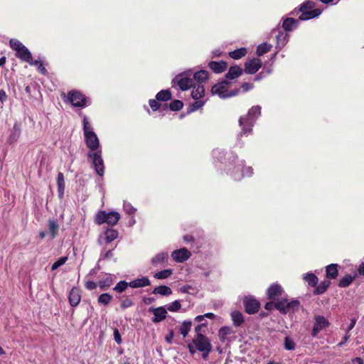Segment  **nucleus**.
Here are the masks:
<instances>
[{
    "mask_svg": "<svg viewBox=\"0 0 364 364\" xmlns=\"http://www.w3.org/2000/svg\"><path fill=\"white\" fill-rule=\"evenodd\" d=\"M113 282L114 280L112 277L109 274H107L106 277L100 279L98 285L101 290L105 291L112 285Z\"/></svg>",
    "mask_w": 364,
    "mask_h": 364,
    "instance_id": "obj_25",
    "label": "nucleus"
},
{
    "mask_svg": "<svg viewBox=\"0 0 364 364\" xmlns=\"http://www.w3.org/2000/svg\"><path fill=\"white\" fill-rule=\"evenodd\" d=\"M228 84L229 83L226 80H224L213 85L211 89L212 94L217 95L220 98H228L237 95L239 93L240 90L235 89L232 91H228L227 88Z\"/></svg>",
    "mask_w": 364,
    "mask_h": 364,
    "instance_id": "obj_7",
    "label": "nucleus"
},
{
    "mask_svg": "<svg viewBox=\"0 0 364 364\" xmlns=\"http://www.w3.org/2000/svg\"><path fill=\"white\" fill-rule=\"evenodd\" d=\"M120 219V215L116 211L107 213L105 210H100L95 218V223L98 225L107 223L109 225H115Z\"/></svg>",
    "mask_w": 364,
    "mask_h": 364,
    "instance_id": "obj_5",
    "label": "nucleus"
},
{
    "mask_svg": "<svg viewBox=\"0 0 364 364\" xmlns=\"http://www.w3.org/2000/svg\"><path fill=\"white\" fill-rule=\"evenodd\" d=\"M68 100L74 107H84L88 105L89 99L84 96L81 92L72 90L68 94Z\"/></svg>",
    "mask_w": 364,
    "mask_h": 364,
    "instance_id": "obj_8",
    "label": "nucleus"
},
{
    "mask_svg": "<svg viewBox=\"0 0 364 364\" xmlns=\"http://www.w3.org/2000/svg\"><path fill=\"white\" fill-rule=\"evenodd\" d=\"M112 300V296L108 293H103L100 294L97 299V301L99 304H103L104 306H107L110 304Z\"/></svg>",
    "mask_w": 364,
    "mask_h": 364,
    "instance_id": "obj_40",
    "label": "nucleus"
},
{
    "mask_svg": "<svg viewBox=\"0 0 364 364\" xmlns=\"http://www.w3.org/2000/svg\"><path fill=\"white\" fill-rule=\"evenodd\" d=\"M173 273L172 269H167L155 273L154 277L158 279H164L169 277Z\"/></svg>",
    "mask_w": 364,
    "mask_h": 364,
    "instance_id": "obj_45",
    "label": "nucleus"
},
{
    "mask_svg": "<svg viewBox=\"0 0 364 364\" xmlns=\"http://www.w3.org/2000/svg\"><path fill=\"white\" fill-rule=\"evenodd\" d=\"M157 100L151 99L149 100V105L154 111L159 109L160 104Z\"/></svg>",
    "mask_w": 364,
    "mask_h": 364,
    "instance_id": "obj_54",
    "label": "nucleus"
},
{
    "mask_svg": "<svg viewBox=\"0 0 364 364\" xmlns=\"http://www.w3.org/2000/svg\"><path fill=\"white\" fill-rule=\"evenodd\" d=\"M181 305L180 301L178 300H176L167 306L166 310H168L169 311L175 312V311H178L181 309Z\"/></svg>",
    "mask_w": 364,
    "mask_h": 364,
    "instance_id": "obj_50",
    "label": "nucleus"
},
{
    "mask_svg": "<svg viewBox=\"0 0 364 364\" xmlns=\"http://www.w3.org/2000/svg\"><path fill=\"white\" fill-rule=\"evenodd\" d=\"M191 256V253L186 248L183 247L172 252L171 257L176 262H183L188 260Z\"/></svg>",
    "mask_w": 364,
    "mask_h": 364,
    "instance_id": "obj_13",
    "label": "nucleus"
},
{
    "mask_svg": "<svg viewBox=\"0 0 364 364\" xmlns=\"http://www.w3.org/2000/svg\"><path fill=\"white\" fill-rule=\"evenodd\" d=\"M277 47L279 48H283L288 41V34L284 31H279L277 35Z\"/></svg>",
    "mask_w": 364,
    "mask_h": 364,
    "instance_id": "obj_32",
    "label": "nucleus"
},
{
    "mask_svg": "<svg viewBox=\"0 0 364 364\" xmlns=\"http://www.w3.org/2000/svg\"><path fill=\"white\" fill-rule=\"evenodd\" d=\"M338 265L337 264H331L326 267V277L328 279H335L338 275Z\"/></svg>",
    "mask_w": 364,
    "mask_h": 364,
    "instance_id": "obj_20",
    "label": "nucleus"
},
{
    "mask_svg": "<svg viewBox=\"0 0 364 364\" xmlns=\"http://www.w3.org/2000/svg\"><path fill=\"white\" fill-rule=\"evenodd\" d=\"M193 87L191 96L194 100H199L204 96L205 89L203 85H198L197 86H195L193 85Z\"/></svg>",
    "mask_w": 364,
    "mask_h": 364,
    "instance_id": "obj_29",
    "label": "nucleus"
},
{
    "mask_svg": "<svg viewBox=\"0 0 364 364\" xmlns=\"http://www.w3.org/2000/svg\"><path fill=\"white\" fill-rule=\"evenodd\" d=\"M173 83H177L181 90H187L193 86V80L184 76V74L176 76L173 80Z\"/></svg>",
    "mask_w": 364,
    "mask_h": 364,
    "instance_id": "obj_12",
    "label": "nucleus"
},
{
    "mask_svg": "<svg viewBox=\"0 0 364 364\" xmlns=\"http://www.w3.org/2000/svg\"><path fill=\"white\" fill-rule=\"evenodd\" d=\"M234 331L230 326H223L219 330V338L221 342L225 343L228 341V336L233 333Z\"/></svg>",
    "mask_w": 364,
    "mask_h": 364,
    "instance_id": "obj_27",
    "label": "nucleus"
},
{
    "mask_svg": "<svg viewBox=\"0 0 364 364\" xmlns=\"http://www.w3.org/2000/svg\"><path fill=\"white\" fill-rule=\"evenodd\" d=\"M247 54V50L245 48L236 49L229 53L230 57L233 59H240Z\"/></svg>",
    "mask_w": 364,
    "mask_h": 364,
    "instance_id": "obj_41",
    "label": "nucleus"
},
{
    "mask_svg": "<svg viewBox=\"0 0 364 364\" xmlns=\"http://www.w3.org/2000/svg\"><path fill=\"white\" fill-rule=\"evenodd\" d=\"M209 67L214 73H221L227 68V63L225 61H211Z\"/></svg>",
    "mask_w": 364,
    "mask_h": 364,
    "instance_id": "obj_22",
    "label": "nucleus"
},
{
    "mask_svg": "<svg viewBox=\"0 0 364 364\" xmlns=\"http://www.w3.org/2000/svg\"><path fill=\"white\" fill-rule=\"evenodd\" d=\"M192 326L191 321H184L180 326V333L183 338L186 337Z\"/></svg>",
    "mask_w": 364,
    "mask_h": 364,
    "instance_id": "obj_39",
    "label": "nucleus"
},
{
    "mask_svg": "<svg viewBox=\"0 0 364 364\" xmlns=\"http://www.w3.org/2000/svg\"><path fill=\"white\" fill-rule=\"evenodd\" d=\"M134 305V302L132 300V299L130 296H127L122 301L121 304H120V308L124 310L127 308L132 307Z\"/></svg>",
    "mask_w": 364,
    "mask_h": 364,
    "instance_id": "obj_46",
    "label": "nucleus"
},
{
    "mask_svg": "<svg viewBox=\"0 0 364 364\" xmlns=\"http://www.w3.org/2000/svg\"><path fill=\"white\" fill-rule=\"evenodd\" d=\"M10 47L14 50L17 51L21 49L23 46H24L17 39H11L9 41Z\"/></svg>",
    "mask_w": 364,
    "mask_h": 364,
    "instance_id": "obj_51",
    "label": "nucleus"
},
{
    "mask_svg": "<svg viewBox=\"0 0 364 364\" xmlns=\"http://www.w3.org/2000/svg\"><path fill=\"white\" fill-rule=\"evenodd\" d=\"M48 229L49 232L51 235L52 239L55 238L57 235L58 232L59 230V225L58 223L54 220H50L48 221Z\"/></svg>",
    "mask_w": 364,
    "mask_h": 364,
    "instance_id": "obj_35",
    "label": "nucleus"
},
{
    "mask_svg": "<svg viewBox=\"0 0 364 364\" xmlns=\"http://www.w3.org/2000/svg\"><path fill=\"white\" fill-rule=\"evenodd\" d=\"M303 279L306 282L309 286L316 287L318 282V279L314 273L309 272L304 275Z\"/></svg>",
    "mask_w": 364,
    "mask_h": 364,
    "instance_id": "obj_31",
    "label": "nucleus"
},
{
    "mask_svg": "<svg viewBox=\"0 0 364 364\" xmlns=\"http://www.w3.org/2000/svg\"><path fill=\"white\" fill-rule=\"evenodd\" d=\"M114 341L120 344L122 343V338L120 333L117 328H115L114 330Z\"/></svg>",
    "mask_w": 364,
    "mask_h": 364,
    "instance_id": "obj_55",
    "label": "nucleus"
},
{
    "mask_svg": "<svg viewBox=\"0 0 364 364\" xmlns=\"http://www.w3.org/2000/svg\"><path fill=\"white\" fill-rule=\"evenodd\" d=\"M7 100V95L4 90H0V102L4 104Z\"/></svg>",
    "mask_w": 364,
    "mask_h": 364,
    "instance_id": "obj_58",
    "label": "nucleus"
},
{
    "mask_svg": "<svg viewBox=\"0 0 364 364\" xmlns=\"http://www.w3.org/2000/svg\"><path fill=\"white\" fill-rule=\"evenodd\" d=\"M188 350H189V352H190L192 355H193V354H194V353L196 352V350H198L196 348L195 346L193 344V343H188Z\"/></svg>",
    "mask_w": 364,
    "mask_h": 364,
    "instance_id": "obj_63",
    "label": "nucleus"
},
{
    "mask_svg": "<svg viewBox=\"0 0 364 364\" xmlns=\"http://www.w3.org/2000/svg\"><path fill=\"white\" fill-rule=\"evenodd\" d=\"M16 56L21 60L32 64V55L30 51L23 46L21 49L16 51Z\"/></svg>",
    "mask_w": 364,
    "mask_h": 364,
    "instance_id": "obj_19",
    "label": "nucleus"
},
{
    "mask_svg": "<svg viewBox=\"0 0 364 364\" xmlns=\"http://www.w3.org/2000/svg\"><path fill=\"white\" fill-rule=\"evenodd\" d=\"M241 87L243 89L244 92H247L252 90L254 87V85L249 82H244L242 84Z\"/></svg>",
    "mask_w": 364,
    "mask_h": 364,
    "instance_id": "obj_56",
    "label": "nucleus"
},
{
    "mask_svg": "<svg viewBox=\"0 0 364 364\" xmlns=\"http://www.w3.org/2000/svg\"><path fill=\"white\" fill-rule=\"evenodd\" d=\"M208 77V73L206 70H202L196 72L193 75V79L200 84L206 80Z\"/></svg>",
    "mask_w": 364,
    "mask_h": 364,
    "instance_id": "obj_37",
    "label": "nucleus"
},
{
    "mask_svg": "<svg viewBox=\"0 0 364 364\" xmlns=\"http://www.w3.org/2000/svg\"><path fill=\"white\" fill-rule=\"evenodd\" d=\"M183 104L181 101L176 100L169 104V108L172 111H179L183 108Z\"/></svg>",
    "mask_w": 364,
    "mask_h": 364,
    "instance_id": "obj_48",
    "label": "nucleus"
},
{
    "mask_svg": "<svg viewBox=\"0 0 364 364\" xmlns=\"http://www.w3.org/2000/svg\"><path fill=\"white\" fill-rule=\"evenodd\" d=\"M262 67V61L259 58H255L245 64V72L247 74H255Z\"/></svg>",
    "mask_w": 364,
    "mask_h": 364,
    "instance_id": "obj_14",
    "label": "nucleus"
},
{
    "mask_svg": "<svg viewBox=\"0 0 364 364\" xmlns=\"http://www.w3.org/2000/svg\"><path fill=\"white\" fill-rule=\"evenodd\" d=\"M173 336H174L173 331V330H170L168 334L166 335V337H165V341L168 343H171L172 341H173Z\"/></svg>",
    "mask_w": 364,
    "mask_h": 364,
    "instance_id": "obj_57",
    "label": "nucleus"
},
{
    "mask_svg": "<svg viewBox=\"0 0 364 364\" xmlns=\"http://www.w3.org/2000/svg\"><path fill=\"white\" fill-rule=\"evenodd\" d=\"M357 271L360 275L364 276V262L358 266Z\"/></svg>",
    "mask_w": 364,
    "mask_h": 364,
    "instance_id": "obj_62",
    "label": "nucleus"
},
{
    "mask_svg": "<svg viewBox=\"0 0 364 364\" xmlns=\"http://www.w3.org/2000/svg\"><path fill=\"white\" fill-rule=\"evenodd\" d=\"M298 20L293 18H287L283 22V28L285 31H291L298 26Z\"/></svg>",
    "mask_w": 364,
    "mask_h": 364,
    "instance_id": "obj_30",
    "label": "nucleus"
},
{
    "mask_svg": "<svg viewBox=\"0 0 364 364\" xmlns=\"http://www.w3.org/2000/svg\"><path fill=\"white\" fill-rule=\"evenodd\" d=\"M204 104L205 102L203 101L196 100V101L191 105V111L193 112L198 110L201 108Z\"/></svg>",
    "mask_w": 364,
    "mask_h": 364,
    "instance_id": "obj_52",
    "label": "nucleus"
},
{
    "mask_svg": "<svg viewBox=\"0 0 364 364\" xmlns=\"http://www.w3.org/2000/svg\"><path fill=\"white\" fill-rule=\"evenodd\" d=\"M206 326V323H201L195 327V331L196 333V335H203L200 332L203 327Z\"/></svg>",
    "mask_w": 364,
    "mask_h": 364,
    "instance_id": "obj_61",
    "label": "nucleus"
},
{
    "mask_svg": "<svg viewBox=\"0 0 364 364\" xmlns=\"http://www.w3.org/2000/svg\"><path fill=\"white\" fill-rule=\"evenodd\" d=\"M81 300V290L79 287H74L69 292L68 301L71 306H77Z\"/></svg>",
    "mask_w": 364,
    "mask_h": 364,
    "instance_id": "obj_15",
    "label": "nucleus"
},
{
    "mask_svg": "<svg viewBox=\"0 0 364 364\" xmlns=\"http://www.w3.org/2000/svg\"><path fill=\"white\" fill-rule=\"evenodd\" d=\"M243 304L245 312L249 314H256L260 308L259 301L251 296H245L243 300Z\"/></svg>",
    "mask_w": 364,
    "mask_h": 364,
    "instance_id": "obj_10",
    "label": "nucleus"
},
{
    "mask_svg": "<svg viewBox=\"0 0 364 364\" xmlns=\"http://www.w3.org/2000/svg\"><path fill=\"white\" fill-rule=\"evenodd\" d=\"M21 135V127L17 123L14 124L9 136L7 138V143L12 144L16 142Z\"/></svg>",
    "mask_w": 364,
    "mask_h": 364,
    "instance_id": "obj_17",
    "label": "nucleus"
},
{
    "mask_svg": "<svg viewBox=\"0 0 364 364\" xmlns=\"http://www.w3.org/2000/svg\"><path fill=\"white\" fill-rule=\"evenodd\" d=\"M231 318L235 327L241 326L245 322L243 314L239 311H233L231 313Z\"/></svg>",
    "mask_w": 364,
    "mask_h": 364,
    "instance_id": "obj_23",
    "label": "nucleus"
},
{
    "mask_svg": "<svg viewBox=\"0 0 364 364\" xmlns=\"http://www.w3.org/2000/svg\"><path fill=\"white\" fill-rule=\"evenodd\" d=\"M242 73V70L239 66H232L230 68L228 73L226 74V78L230 80H233L239 76H240Z\"/></svg>",
    "mask_w": 364,
    "mask_h": 364,
    "instance_id": "obj_26",
    "label": "nucleus"
},
{
    "mask_svg": "<svg viewBox=\"0 0 364 364\" xmlns=\"http://www.w3.org/2000/svg\"><path fill=\"white\" fill-rule=\"evenodd\" d=\"M284 348L287 350H292L296 346L295 342L289 336H286L284 338Z\"/></svg>",
    "mask_w": 364,
    "mask_h": 364,
    "instance_id": "obj_47",
    "label": "nucleus"
},
{
    "mask_svg": "<svg viewBox=\"0 0 364 364\" xmlns=\"http://www.w3.org/2000/svg\"><path fill=\"white\" fill-rule=\"evenodd\" d=\"M261 114V107L259 105L253 106L250 108L247 114L242 116L239 119V124L241 127V134H247L252 133V127L257 117Z\"/></svg>",
    "mask_w": 364,
    "mask_h": 364,
    "instance_id": "obj_2",
    "label": "nucleus"
},
{
    "mask_svg": "<svg viewBox=\"0 0 364 364\" xmlns=\"http://www.w3.org/2000/svg\"><path fill=\"white\" fill-rule=\"evenodd\" d=\"M58 196L60 199L64 198V192L65 188L64 175L59 172L57 176Z\"/></svg>",
    "mask_w": 364,
    "mask_h": 364,
    "instance_id": "obj_18",
    "label": "nucleus"
},
{
    "mask_svg": "<svg viewBox=\"0 0 364 364\" xmlns=\"http://www.w3.org/2000/svg\"><path fill=\"white\" fill-rule=\"evenodd\" d=\"M37 68L38 71L42 74H45L46 73V69L45 68L42 62L39 63L38 65L37 66Z\"/></svg>",
    "mask_w": 364,
    "mask_h": 364,
    "instance_id": "obj_64",
    "label": "nucleus"
},
{
    "mask_svg": "<svg viewBox=\"0 0 364 364\" xmlns=\"http://www.w3.org/2000/svg\"><path fill=\"white\" fill-rule=\"evenodd\" d=\"M272 47V45L267 44L266 43H263L259 45L257 48V55L259 56L263 55L264 54L269 51Z\"/></svg>",
    "mask_w": 364,
    "mask_h": 364,
    "instance_id": "obj_43",
    "label": "nucleus"
},
{
    "mask_svg": "<svg viewBox=\"0 0 364 364\" xmlns=\"http://www.w3.org/2000/svg\"><path fill=\"white\" fill-rule=\"evenodd\" d=\"M83 131L85 143L90 149L88 157L90 159H102V152L99 149L100 142L98 137L93 132L92 127L86 116L83 118Z\"/></svg>",
    "mask_w": 364,
    "mask_h": 364,
    "instance_id": "obj_1",
    "label": "nucleus"
},
{
    "mask_svg": "<svg viewBox=\"0 0 364 364\" xmlns=\"http://www.w3.org/2000/svg\"><path fill=\"white\" fill-rule=\"evenodd\" d=\"M349 338H350V334L348 332H346V333L344 336L342 341L338 343V346L341 347V346H344L347 343V341H348Z\"/></svg>",
    "mask_w": 364,
    "mask_h": 364,
    "instance_id": "obj_60",
    "label": "nucleus"
},
{
    "mask_svg": "<svg viewBox=\"0 0 364 364\" xmlns=\"http://www.w3.org/2000/svg\"><path fill=\"white\" fill-rule=\"evenodd\" d=\"M168 257V255L167 252H160L153 257L151 260L152 264L154 266H157L158 264H164L167 262Z\"/></svg>",
    "mask_w": 364,
    "mask_h": 364,
    "instance_id": "obj_28",
    "label": "nucleus"
},
{
    "mask_svg": "<svg viewBox=\"0 0 364 364\" xmlns=\"http://www.w3.org/2000/svg\"><path fill=\"white\" fill-rule=\"evenodd\" d=\"M356 274L353 276L350 274H346L339 280L338 287L341 288H346L350 286L353 280L356 278Z\"/></svg>",
    "mask_w": 364,
    "mask_h": 364,
    "instance_id": "obj_34",
    "label": "nucleus"
},
{
    "mask_svg": "<svg viewBox=\"0 0 364 364\" xmlns=\"http://www.w3.org/2000/svg\"><path fill=\"white\" fill-rule=\"evenodd\" d=\"M118 237V232L114 229H107L105 232V240L107 243H110Z\"/></svg>",
    "mask_w": 364,
    "mask_h": 364,
    "instance_id": "obj_36",
    "label": "nucleus"
},
{
    "mask_svg": "<svg viewBox=\"0 0 364 364\" xmlns=\"http://www.w3.org/2000/svg\"><path fill=\"white\" fill-rule=\"evenodd\" d=\"M92 165L95 168L97 175L100 176L104 175L105 166L103 161H92Z\"/></svg>",
    "mask_w": 364,
    "mask_h": 364,
    "instance_id": "obj_42",
    "label": "nucleus"
},
{
    "mask_svg": "<svg viewBox=\"0 0 364 364\" xmlns=\"http://www.w3.org/2000/svg\"><path fill=\"white\" fill-rule=\"evenodd\" d=\"M68 260V257L64 256L57 259L51 266V270L57 269L60 266L63 265Z\"/></svg>",
    "mask_w": 364,
    "mask_h": 364,
    "instance_id": "obj_49",
    "label": "nucleus"
},
{
    "mask_svg": "<svg viewBox=\"0 0 364 364\" xmlns=\"http://www.w3.org/2000/svg\"><path fill=\"white\" fill-rule=\"evenodd\" d=\"M97 287V284L93 281H87L85 283V287L90 291L95 289Z\"/></svg>",
    "mask_w": 364,
    "mask_h": 364,
    "instance_id": "obj_53",
    "label": "nucleus"
},
{
    "mask_svg": "<svg viewBox=\"0 0 364 364\" xmlns=\"http://www.w3.org/2000/svg\"><path fill=\"white\" fill-rule=\"evenodd\" d=\"M129 287V282H127L124 280H122V281H119L115 285V287L113 288V290L119 294H121V293L124 292Z\"/></svg>",
    "mask_w": 364,
    "mask_h": 364,
    "instance_id": "obj_44",
    "label": "nucleus"
},
{
    "mask_svg": "<svg viewBox=\"0 0 364 364\" xmlns=\"http://www.w3.org/2000/svg\"><path fill=\"white\" fill-rule=\"evenodd\" d=\"M299 11L301 12L299 19L306 21L318 17L322 12L320 9H315V3L311 1H307L302 4Z\"/></svg>",
    "mask_w": 364,
    "mask_h": 364,
    "instance_id": "obj_4",
    "label": "nucleus"
},
{
    "mask_svg": "<svg viewBox=\"0 0 364 364\" xmlns=\"http://www.w3.org/2000/svg\"><path fill=\"white\" fill-rule=\"evenodd\" d=\"M149 311L154 314V317L151 318L154 323H158L165 320L167 316V310L164 306L150 307Z\"/></svg>",
    "mask_w": 364,
    "mask_h": 364,
    "instance_id": "obj_11",
    "label": "nucleus"
},
{
    "mask_svg": "<svg viewBox=\"0 0 364 364\" xmlns=\"http://www.w3.org/2000/svg\"><path fill=\"white\" fill-rule=\"evenodd\" d=\"M129 287L139 288L150 285V280L146 277H143L129 282Z\"/></svg>",
    "mask_w": 364,
    "mask_h": 364,
    "instance_id": "obj_21",
    "label": "nucleus"
},
{
    "mask_svg": "<svg viewBox=\"0 0 364 364\" xmlns=\"http://www.w3.org/2000/svg\"><path fill=\"white\" fill-rule=\"evenodd\" d=\"M156 98L159 101H168L171 98V92L168 90H163L156 94Z\"/></svg>",
    "mask_w": 364,
    "mask_h": 364,
    "instance_id": "obj_38",
    "label": "nucleus"
},
{
    "mask_svg": "<svg viewBox=\"0 0 364 364\" xmlns=\"http://www.w3.org/2000/svg\"><path fill=\"white\" fill-rule=\"evenodd\" d=\"M311 336L316 337L319 332L330 326V322L323 316H315Z\"/></svg>",
    "mask_w": 364,
    "mask_h": 364,
    "instance_id": "obj_9",
    "label": "nucleus"
},
{
    "mask_svg": "<svg viewBox=\"0 0 364 364\" xmlns=\"http://www.w3.org/2000/svg\"><path fill=\"white\" fill-rule=\"evenodd\" d=\"M192 343L196 348L202 353L203 359L207 360L213 349L210 339L205 335H196L192 340Z\"/></svg>",
    "mask_w": 364,
    "mask_h": 364,
    "instance_id": "obj_3",
    "label": "nucleus"
},
{
    "mask_svg": "<svg viewBox=\"0 0 364 364\" xmlns=\"http://www.w3.org/2000/svg\"><path fill=\"white\" fill-rule=\"evenodd\" d=\"M152 293L154 294H160L161 296H168L172 294V290L168 286L161 285L155 287L152 291Z\"/></svg>",
    "mask_w": 364,
    "mask_h": 364,
    "instance_id": "obj_33",
    "label": "nucleus"
},
{
    "mask_svg": "<svg viewBox=\"0 0 364 364\" xmlns=\"http://www.w3.org/2000/svg\"><path fill=\"white\" fill-rule=\"evenodd\" d=\"M284 290L281 285L273 284L267 290V296L270 300H276L277 297L282 295Z\"/></svg>",
    "mask_w": 364,
    "mask_h": 364,
    "instance_id": "obj_16",
    "label": "nucleus"
},
{
    "mask_svg": "<svg viewBox=\"0 0 364 364\" xmlns=\"http://www.w3.org/2000/svg\"><path fill=\"white\" fill-rule=\"evenodd\" d=\"M272 300L271 301L267 302L264 305V309L268 311H272L274 308L275 302Z\"/></svg>",
    "mask_w": 364,
    "mask_h": 364,
    "instance_id": "obj_59",
    "label": "nucleus"
},
{
    "mask_svg": "<svg viewBox=\"0 0 364 364\" xmlns=\"http://www.w3.org/2000/svg\"><path fill=\"white\" fill-rule=\"evenodd\" d=\"M331 285V282L328 279L322 281L318 285H316L313 293L314 295H321L324 294Z\"/></svg>",
    "mask_w": 364,
    "mask_h": 364,
    "instance_id": "obj_24",
    "label": "nucleus"
},
{
    "mask_svg": "<svg viewBox=\"0 0 364 364\" xmlns=\"http://www.w3.org/2000/svg\"><path fill=\"white\" fill-rule=\"evenodd\" d=\"M300 302L299 300L294 299L288 301L287 299L282 298L275 301L274 308L282 314H287L289 312H294L299 309Z\"/></svg>",
    "mask_w": 364,
    "mask_h": 364,
    "instance_id": "obj_6",
    "label": "nucleus"
}]
</instances>
